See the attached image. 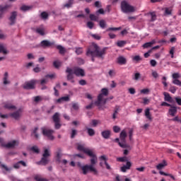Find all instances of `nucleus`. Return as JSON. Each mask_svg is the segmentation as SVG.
<instances>
[{
    "instance_id": "1",
    "label": "nucleus",
    "mask_w": 181,
    "mask_h": 181,
    "mask_svg": "<svg viewBox=\"0 0 181 181\" xmlns=\"http://www.w3.org/2000/svg\"><path fill=\"white\" fill-rule=\"evenodd\" d=\"M107 47L100 48L95 43H92L86 52V55L90 57H98L99 59H104V56L107 53Z\"/></svg>"
},
{
    "instance_id": "2",
    "label": "nucleus",
    "mask_w": 181,
    "mask_h": 181,
    "mask_svg": "<svg viewBox=\"0 0 181 181\" xmlns=\"http://www.w3.org/2000/svg\"><path fill=\"white\" fill-rule=\"evenodd\" d=\"M86 152H87V156L91 158H90L91 165H86L81 167L83 174L87 175V173H88V170H90V172H93L94 175H98V171L94 166L95 163H97V159H98L97 156L95 155V153H94V152H93V150H91L90 151H86Z\"/></svg>"
},
{
    "instance_id": "3",
    "label": "nucleus",
    "mask_w": 181,
    "mask_h": 181,
    "mask_svg": "<svg viewBox=\"0 0 181 181\" xmlns=\"http://www.w3.org/2000/svg\"><path fill=\"white\" fill-rule=\"evenodd\" d=\"M108 89L102 88L101 93L98 96V100L95 102L97 107H100L101 105H105L107 104V97L108 96Z\"/></svg>"
},
{
    "instance_id": "4",
    "label": "nucleus",
    "mask_w": 181,
    "mask_h": 181,
    "mask_svg": "<svg viewBox=\"0 0 181 181\" xmlns=\"http://www.w3.org/2000/svg\"><path fill=\"white\" fill-rule=\"evenodd\" d=\"M121 9L124 13H131L132 12H135V7L129 4L127 1H123L121 2Z\"/></svg>"
},
{
    "instance_id": "5",
    "label": "nucleus",
    "mask_w": 181,
    "mask_h": 181,
    "mask_svg": "<svg viewBox=\"0 0 181 181\" xmlns=\"http://www.w3.org/2000/svg\"><path fill=\"white\" fill-rule=\"evenodd\" d=\"M126 138H127V130L123 129L119 134V139L122 142H119V146L121 148H129V145L127 144L126 141Z\"/></svg>"
},
{
    "instance_id": "6",
    "label": "nucleus",
    "mask_w": 181,
    "mask_h": 181,
    "mask_svg": "<svg viewBox=\"0 0 181 181\" xmlns=\"http://www.w3.org/2000/svg\"><path fill=\"white\" fill-rule=\"evenodd\" d=\"M42 131L44 136H46L49 141L54 140V136H53V134H54V130H52L46 127H42Z\"/></svg>"
},
{
    "instance_id": "7",
    "label": "nucleus",
    "mask_w": 181,
    "mask_h": 181,
    "mask_svg": "<svg viewBox=\"0 0 181 181\" xmlns=\"http://www.w3.org/2000/svg\"><path fill=\"white\" fill-rule=\"evenodd\" d=\"M36 83H37V80L32 79L30 81L25 82L23 86V88L25 90H33L35 88Z\"/></svg>"
},
{
    "instance_id": "8",
    "label": "nucleus",
    "mask_w": 181,
    "mask_h": 181,
    "mask_svg": "<svg viewBox=\"0 0 181 181\" xmlns=\"http://www.w3.org/2000/svg\"><path fill=\"white\" fill-rule=\"evenodd\" d=\"M52 119L55 124V129H60V127H62V124H60V113L56 112L52 116Z\"/></svg>"
},
{
    "instance_id": "9",
    "label": "nucleus",
    "mask_w": 181,
    "mask_h": 181,
    "mask_svg": "<svg viewBox=\"0 0 181 181\" xmlns=\"http://www.w3.org/2000/svg\"><path fill=\"white\" fill-rule=\"evenodd\" d=\"M71 70L73 71V74H75V76H77V77H84V76H86V72L84 71V69L80 67H74Z\"/></svg>"
},
{
    "instance_id": "10",
    "label": "nucleus",
    "mask_w": 181,
    "mask_h": 181,
    "mask_svg": "<svg viewBox=\"0 0 181 181\" xmlns=\"http://www.w3.org/2000/svg\"><path fill=\"white\" fill-rule=\"evenodd\" d=\"M4 148H6L7 149H13L16 146H18L19 145V141L18 140H13L11 141H8L6 144H2Z\"/></svg>"
},
{
    "instance_id": "11",
    "label": "nucleus",
    "mask_w": 181,
    "mask_h": 181,
    "mask_svg": "<svg viewBox=\"0 0 181 181\" xmlns=\"http://www.w3.org/2000/svg\"><path fill=\"white\" fill-rule=\"evenodd\" d=\"M42 156L43 158H42L40 163H42V165H47V163H49V158L47 157L50 156V153L49 152V150L45 149Z\"/></svg>"
},
{
    "instance_id": "12",
    "label": "nucleus",
    "mask_w": 181,
    "mask_h": 181,
    "mask_svg": "<svg viewBox=\"0 0 181 181\" xmlns=\"http://www.w3.org/2000/svg\"><path fill=\"white\" fill-rule=\"evenodd\" d=\"M172 77L173 78V83L175 84V86H179L180 87H181V81L177 79L180 78V74H179V73H174L173 74Z\"/></svg>"
},
{
    "instance_id": "13",
    "label": "nucleus",
    "mask_w": 181,
    "mask_h": 181,
    "mask_svg": "<svg viewBox=\"0 0 181 181\" xmlns=\"http://www.w3.org/2000/svg\"><path fill=\"white\" fill-rule=\"evenodd\" d=\"M66 72L68 73L67 80H70L71 83H74V80H73V78H74V74L73 73V69H70L69 67H67Z\"/></svg>"
},
{
    "instance_id": "14",
    "label": "nucleus",
    "mask_w": 181,
    "mask_h": 181,
    "mask_svg": "<svg viewBox=\"0 0 181 181\" xmlns=\"http://www.w3.org/2000/svg\"><path fill=\"white\" fill-rule=\"evenodd\" d=\"M54 45V42H51L47 40H44L40 42V47L46 49V47H50Z\"/></svg>"
},
{
    "instance_id": "15",
    "label": "nucleus",
    "mask_w": 181,
    "mask_h": 181,
    "mask_svg": "<svg viewBox=\"0 0 181 181\" xmlns=\"http://www.w3.org/2000/svg\"><path fill=\"white\" fill-rule=\"evenodd\" d=\"M4 108H6L7 110H15L16 107L15 105H12L11 102H5L3 103Z\"/></svg>"
},
{
    "instance_id": "16",
    "label": "nucleus",
    "mask_w": 181,
    "mask_h": 181,
    "mask_svg": "<svg viewBox=\"0 0 181 181\" xmlns=\"http://www.w3.org/2000/svg\"><path fill=\"white\" fill-rule=\"evenodd\" d=\"M78 151H81L82 152H84V153H86L87 152H91L92 150H90L89 148H87L84 147V145L78 144L77 147Z\"/></svg>"
},
{
    "instance_id": "17",
    "label": "nucleus",
    "mask_w": 181,
    "mask_h": 181,
    "mask_svg": "<svg viewBox=\"0 0 181 181\" xmlns=\"http://www.w3.org/2000/svg\"><path fill=\"white\" fill-rule=\"evenodd\" d=\"M132 166V163H131V161H127L126 165H123L122 167H121V170L122 172H127V170L131 169Z\"/></svg>"
},
{
    "instance_id": "18",
    "label": "nucleus",
    "mask_w": 181,
    "mask_h": 181,
    "mask_svg": "<svg viewBox=\"0 0 181 181\" xmlns=\"http://www.w3.org/2000/svg\"><path fill=\"white\" fill-rule=\"evenodd\" d=\"M164 11V16H169L172 15V12L173 11V9L172 7H166L163 9Z\"/></svg>"
},
{
    "instance_id": "19",
    "label": "nucleus",
    "mask_w": 181,
    "mask_h": 181,
    "mask_svg": "<svg viewBox=\"0 0 181 181\" xmlns=\"http://www.w3.org/2000/svg\"><path fill=\"white\" fill-rule=\"evenodd\" d=\"M163 95L165 101H168V103H173V99L170 97V95L168 93L164 92Z\"/></svg>"
},
{
    "instance_id": "20",
    "label": "nucleus",
    "mask_w": 181,
    "mask_h": 181,
    "mask_svg": "<svg viewBox=\"0 0 181 181\" xmlns=\"http://www.w3.org/2000/svg\"><path fill=\"white\" fill-rule=\"evenodd\" d=\"M170 109H169L168 112L171 115V117H175L176 115V112H177V108L175 106H170Z\"/></svg>"
},
{
    "instance_id": "21",
    "label": "nucleus",
    "mask_w": 181,
    "mask_h": 181,
    "mask_svg": "<svg viewBox=\"0 0 181 181\" xmlns=\"http://www.w3.org/2000/svg\"><path fill=\"white\" fill-rule=\"evenodd\" d=\"M21 112H22V110H18L17 112H15L10 115L12 118H14V119H19L21 118Z\"/></svg>"
},
{
    "instance_id": "22",
    "label": "nucleus",
    "mask_w": 181,
    "mask_h": 181,
    "mask_svg": "<svg viewBox=\"0 0 181 181\" xmlns=\"http://www.w3.org/2000/svg\"><path fill=\"white\" fill-rule=\"evenodd\" d=\"M145 117L149 121H152V115H151V110L149 108L145 110Z\"/></svg>"
},
{
    "instance_id": "23",
    "label": "nucleus",
    "mask_w": 181,
    "mask_h": 181,
    "mask_svg": "<svg viewBox=\"0 0 181 181\" xmlns=\"http://www.w3.org/2000/svg\"><path fill=\"white\" fill-rule=\"evenodd\" d=\"M3 83L5 86H6V84L11 83V81H9V76H8V72H5V74H4V77L3 78Z\"/></svg>"
},
{
    "instance_id": "24",
    "label": "nucleus",
    "mask_w": 181,
    "mask_h": 181,
    "mask_svg": "<svg viewBox=\"0 0 181 181\" xmlns=\"http://www.w3.org/2000/svg\"><path fill=\"white\" fill-rule=\"evenodd\" d=\"M155 43H156V41H155V40H153L151 42H146L145 44H144L143 47L144 49H148V47H152V46H153Z\"/></svg>"
},
{
    "instance_id": "25",
    "label": "nucleus",
    "mask_w": 181,
    "mask_h": 181,
    "mask_svg": "<svg viewBox=\"0 0 181 181\" xmlns=\"http://www.w3.org/2000/svg\"><path fill=\"white\" fill-rule=\"evenodd\" d=\"M17 13H16V11H13L12 13H11V16L10 17V21L11 22V25H13V23H15V21L16 19V16H17Z\"/></svg>"
},
{
    "instance_id": "26",
    "label": "nucleus",
    "mask_w": 181,
    "mask_h": 181,
    "mask_svg": "<svg viewBox=\"0 0 181 181\" xmlns=\"http://www.w3.org/2000/svg\"><path fill=\"white\" fill-rule=\"evenodd\" d=\"M132 60L134 63H139V62H142V57L139 55H136L132 57Z\"/></svg>"
},
{
    "instance_id": "27",
    "label": "nucleus",
    "mask_w": 181,
    "mask_h": 181,
    "mask_svg": "<svg viewBox=\"0 0 181 181\" xmlns=\"http://www.w3.org/2000/svg\"><path fill=\"white\" fill-rule=\"evenodd\" d=\"M117 63L119 64H127V58L124 57H119L117 58Z\"/></svg>"
},
{
    "instance_id": "28",
    "label": "nucleus",
    "mask_w": 181,
    "mask_h": 181,
    "mask_svg": "<svg viewBox=\"0 0 181 181\" xmlns=\"http://www.w3.org/2000/svg\"><path fill=\"white\" fill-rule=\"evenodd\" d=\"M64 101H70V97L69 96H64V97H62V98H59L58 100H57V103H58L59 104H60Z\"/></svg>"
},
{
    "instance_id": "29",
    "label": "nucleus",
    "mask_w": 181,
    "mask_h": 181,
    "mask_svg": "<svg viewBox=\"0 0 181 181\" xmlns=\"http://www.w3.org/2000/svg\"><path fill=\"white\" fill-rule=\"evenodd\" d=\"M101 134H102V136H103L105 139H108V138H110V135L111 132L109 130H105L102 132Z\"/></svg>"
},
{
    "instance_id": "30",
    "label": "nucleus",
    "mask_w": 181,
    "mask_h": 181,
    "mask_svg": "<svg viewBox=\"0 0 181 181\" xmlns=\"http://www.w3.org/2000/svg\"><path fill=\"white\" fill-rule=\"evenodd\" d=\"M86 129L89 136H94L95 135V131L93 129L86 127Z\"/></svg>"
},
{
    "instance_id": "31",
    "label": "nucleus",
    "mask_w": 181,
    "mask_h": 181,
    "mask_svg": "<svg viewBox=\"0 0 181 181\" xmlns=\"http://www.w3.org/2000/svg\"><path fill=\"white\" fill-rule=\"evenodd\" d=\"M165 166H168V163H166V160H163V163H159L156 168L158 170H160V169H163Z\"/></svg>"
},
{
    "instance_id": "32",
    "label": "nucleus",
    "mask_w": 181,
    "mask_h": 181,
    "mask_svg": "<svg viewBox=\"0 0 181 181\" xmlns=\"http://www.w3.org/2000/svg\"><path fill=\"white\" fill-rule=\"evenodd\" d=\"M11 8V5H6L4 6H0V12L4 13V12H6Z\"/></svg>"
},
{
    "instance_id": "33",
    "label": "nucleus",
    "mask_w": 181,
    "mask_h": 181,
    "mask_svg": "<svg viewBox=\"0 0 181 181\" xmlns=\"http://www.w3.org/2000/svg\"><path fill=\"white\" fill-rule=\"evenodd\" d=\"M0 53H3V54H8L6 47H5L2 44H0Z\"/></svg>"
},
{
    "instance_id": "34",
    "label": "nucleus",
    "mask_w": 181,
    "mask_h": 181,
    "mask_svg": "<svg viewBox=\"0 0 181 181\" xmlns=\"http://www.w3.org/2000/svg\"><path fill=\"white\" fill-rule=\"evenodd\" d=\"M57 49L59 50L60 54H64V53H66V48L62 45H57Z\"/></svg>"
},
{
    "instance_id": "35",
    "label": "nucleus",
    "mask_w": 181,
    "mask_h": 181,
    "mask_svg": "<svg viewBox=\"0 0 181 181\" xmlns=\"http://www.w3.org/2000/svg\"><path fill=\"white\" fill-rule=\"evenodd\" d=\"M30 9H32V6L23 5L21 7V10L23 12H26V11H30Z\"/></svg>"
},
{
    "instance_id": "36",
    "label": "nucleus",
    "mask_w": 181,
    "mask_h": 181,
    "mask_svg": "<svg viewBox=\"0 0 181 181\" xmlns=\"http://www.w3.org/2000/svg\"><path fill=\"white\" fill-rule=\"evenodd\" d=\"M36 32L39 33V35H41V36L45 35V28H43V27L37 28Z\"/></svg>"
},
{
    "instance_id": "37",
    "label": "nucleus",
    "mask_w": 181,
    "mask_h": 181,
    "mask_svg": "<svg viewBox=\"0 0 181 181\" xmlns=\"http://www.w3.org/2000/svg\"><path fill=\"white\" fill-rule=\"evenodd\" d=\"M99 25L102 29H105V28H107V23L104 20H100L99 22Z\"/></svg>"
},
{
    "instance_id": "38",
    "label": "nucleus",
    "mask_w": 181,
    "mask_h": 181,
    "mask_svg": "<svg viewBox=\"0 0 181 181\" xmlns=\"http://www.w3.org/2000/svg\"><path fill=\"white\" fill-rule=\"evenodd\" d=\"M34 179L36 181H47V180L42 178V177H40V175H36L34 176Z\"/></svg>"
},
{
    "instance_id": "39",
    "label": "nucleus",
    "mask_w": 181,
    "mask_h": 181,
    "mask_svg": "<svg viewBox=\"0 0 181 181\" xmlns=\"http://www.w3.org/2000/svg\"><path fill=\"white\" fill-rule=\"evenodd\" d=\"M74 0H69L68 3L64 5V8H71V5H73Z\"/></svg>"
},
{
    "instance_id": "40",
    "label": "nucleus",
    "mask_w": 181,
    "mask_h": 181,
    "mask_svg": "<svg viewBox=\"0 0 181 181\" xmlns=\"http://www.w3.org/2000/svg\"><path fill=\"white\" fill-rule=\"evenodd\" d=\"M117 45L119 47H124V46H125V45H127V41H119L117 42Z\"/></svg>"
},
{
    "instance_id": "41",
    "label": "nucleus",
    "mask_w": 181,
    "mask_h": 181,
    "mask_svg": "<svg viewBox=\"0 0 181 181\" xmlns=\"http://www.w3.org/2000/svg\"><path fill=\"white\" fill-rule=\"evenodd\" d=\"M101 124V122L100 120L97 119H93L92 120V127H97L98 124Z\"/></svg>"
},
{
    "instance_id": "42",
    "label": "nucleus",
    "mask_w": 181,
    "mask_h": 181,
    "mask_svg": "<svg viewBox=\"0 0 181 181\" xmlns=\"http://www.w3.org/2000/svg\"><path fill=\"white\" fill-rule=\"evenodd\" d=\"M112 30L113 32H115L117 30H121V27L119 28H109L106 30V32H111Z\"/></svg>"
},
{
    "instance_id": "43",
    "label": "nucleus",
    "mask_w": 181,
    "mask_h": 181,
    "mask_svg": "<svg viewBox=\"0 0 181 181\" xmlns=\"http://www.w3.org/2000/svg\"><path fill=\"white\" fill-rule=\"evenodd\" d=\"M53 65L56 69H59V67H60V66H62V62L59 61H54L53 62Z\"/></svg>"
},
{
    "instance_id": "44",
    "label": "nucleus",
    "mask_w": 181,
    "mask_h": 181,
    "mask_svg": "<svg viewBox=\"0 0 181 181\" xmlns=\"http://www.w3.org/2000/svg\"><path fill=\"white\" fill-rule=\"evenodd\" d=\"M175 47H172L170 50V54L171 55V59H173V57H175Z\"/></svg>"
},
{
    "instance_id": "45",
    "label": "nucleus",
    "mask_w": 181,
    "mask_h": 181,
    "mask_svg": "<svg viewBox=\"0 0 181 181\" xmlns=\"http://www.w3.org/2000/svg\"><path fill=\"white\" fill-rule=\"evenodd\" d=\"M139 78H141V74H139L138 72L134 74V76L133 78V80H135L136 81H138V80H139Z\"/></svg>"
},
{
    "instance_id": "46",
    "label": "nucleus",
    "mask_w": 181,
    "mask_h": 181,
    "mask_svg": "<svg viewBox=\"0 0 181 181\" xmlns=\"http://www.w3.org/2000/svg\"><path fill=\"white\" fill-rule=\"evenodd\" d=\"M149 88H144L140 90L141 94H149L150 93Z\"/></svg>"
},
{
    "instance_id": "47",
    "label": "nucleus",
    "mask_w": 181,
    "mask_h": 181,
    "mask_svg": "<svg viewBox=\"0 0 181 181\" xmlns=\"http://www.w3.org/2000/svg\"><path fill=\"white\" fill-rule=\"evenodd\" d=\"M108 74H109L110 77H114V76H115V74H117V73L115 72V70L110 69L108 72Z\"/></svg>"
},
{
    "instance_id": "48",
    "label": "nucleus",
    "mask_w": 181,
    "mask_h": 181,
    "mask_svg": "<svg viewBox=\"0 0 181 181\" xmlns=\"http://www.w3.org/2000/svg\"><path fill=\"white\" fill-rule=\"evenodd\" d=\"M41 18L42 19H47V18H49V14L44 11L41 13Z\"/></svg>"
},
{
    "instance_id": "49",
    "label": "nucleus",
    "mask_w": 181,
    "mask_h": 181,
    "mask_svg": "<svg viewBox=\"0 0 181 181\" xmlns=\"http://www.w3.org/2000/svg\"><path fill=\"white\" fill-rule=\"evenodd\" d=\"M113 131L115 132V134H118L121 131V128L118 126H114L113 127Z\"/></svg>"
},
{
    "instance_id": "50",
    "label": "nucleus",
    "mask_w": 181,
    "mask_h": 181,
    "mask_svg": "<svg viewBox=\"0 0 181 181\" xmlns=\"http://www.w3.org/2000/svg\"><path fill=\"white\" fill-rule=\"evenodd\" d=\"M42 100H43V99L40 96H35V97H34L35 103H40V101H42Z\"/></svg>"
},
{
    "instance_id": "51",
    "label": "nucleus",
    "mask_w": 181,
    "mask_h": 181,
    "mask_svg": "<svg viewBox=\"0 0 181 181\" xmlns=\"http://www.w3.org/2000/svg\"><path fill=\"white\" fill-rule=\"evenodd\" d=\"M117 160V162H127V157H119Z\"/></svg>"
},
{
    "instance_id": "52",
    "label": "nucleus",
    "mask_w": 181,
    "mask_h": 181,
    "mask_svg": "<svg viewBox=\"0 0 181 181\" xmlns=\"http://www.w3.org/2000/svg\"><path fill=\"white\" fill-rule=\"evenodd\" d=\"M132 135H134V129H130L129 131V138L130 141L132 140Z\"/></svg>"
},
{
    "instance_id": "53",
    "label": "nucleus",
    "mask_w": 181,
    "mask_h": 181,
    "mask_svg": "<svg viewBox=\"0 0 181 181\" xmlns=\"http://www.w3.org/2000/svg\"><path fill=\"white\" fill-rule=\"evenodd\" d=\"M151 22L156 21V14H155V13H151Z\"/></svg>"
},
{
    "instance_id": "54",
    "label": "nucleus",
    "mask_w": 181,
    "mask_h": 181,
    "mask_svg": "<svg viewBox=\"0 0 181 181\" xmlns=\"http://www.w3.org/2000/svg\"><path fill=\"white\" fill-rule=\"evenodd\" d=\"M31 151L35 152V153H39V148L37 146H35L31 148Z\"/></svg>"
},
{
    "instance_id": "55",
    "label": "nucleus",
    "mask_w": 181,
    "mask_h": 181,
    "mask_svg": "<svg viewBox=\"0 0 181 181\" xmlns=\"http://www.w3.org/2000/svg\"><path fill=\"white\" fill-rule=\"evenodd\" d=\"M151 74L154 78H158L159 77V74H158L156 71H153Z\"/></svg>"
},
{
    "instance_id": "56",
    "label": "nucleus",
    "mask_w": 181,
    "mask_h": 181,
    "mask_svg": "<svg viewBox=\"0 0 181 181\" xmlns=\"http://www.w3.org/2000/svg\"><path fill=\"white\" fill-rule=\"evenodd\" d=\"M87 26L88 28H89V29H93V28L94 27V23L91 21H88L87 23Z\"/></svg>"
},
{
    "instance_id": "57",
    "label": "nucleus",
    "mask_w": 181,
    "mask_h": 181,
    "mask_svg": "<svg viewBox=\"0 0 181 181\" xmlns=\"http://www.w3.org/2000/svg\"><path fill=\"white\" fill-rule=\"evenodd\" d=\"M162 80H163L162 83H163L164 87H168V83H166V76H163L162 78Z\"/></svg>"
},
{
    "instance_id": "58",
    "label": "nucleus",
    "mask_w": 181,
    "mask_h": 181,
    "mask_svg": "<svg viewBox=\"0 0 181 181\" xmlns=\"http://www.w3.org/2000/svg\"><path fill=\"white\" fill-rule=\"evenodd\" d=\"M150 64H151V66L152 67H155V66H156V64H157V62H156V60L151 59V60L150 61Z\"/></svg>"
},
{
    "instance_id": "59",
    "label": "nucleus",
    "mask_w": 181,
    "mask_h": 181,
    "mask_svg": "<svg viewBox=\"0 0 181 181\" xmlns=\"http://www.w3.org/2000/svg\"><path fill=\"white\" fill-rule=\"evenodd\" d=\"M1 167L2 168V169H5L6 172L11 171V168H8V166H6V165L1 164Z\"/></svg>"
},
{
    "instance_id": "60",
    "label": "nucleus",
    "mask_w": 181,
    "mask_h": 181,
    "mask_svg": "<svg viewBox=\"0 0 181 181\" xmlns=\"http://www.w3.org/2000/svg\"><path fill=\"white\" fill-rule=\"evenodd\" d=\"M37 128H35L34 130H33V132L32 134V135H34V136L35 138H39V135L37 134Z\"/></svg>"
},
{
    "instance_id": "61",
    "label": "nucleus",
    "mask_w": 181,
    "mask_h": 181,
    "mask_svg": "<svg viewBox=\"0 0 181 181\" xmlns=\"http://www.w3.org/2000/svg\"><path fill=\"white\" fill-rule=\"evenodd\" d=\"M175 100L178 105H181V98L180 97H176V98H175Z\"/></svg>"
},
{
    "instance_id": "62",
    "label": "nucleus",
    "mask_w": 181,
    "mask_h": 181,
    "mask_svg": "<svg viewBox=\"0 0 181 181\" xmlns=\"http://www.w3.org/2000/svg\"><path fill=\"white\" fill-rule=\"evenodd\" d=\"M89 17L90 21H97V19H98L94 14H90Z\"/></svg>"
},
{
    "instance_id": "63",
    "label": "nucleus",
    "mask_w": 181,
    "mask_h": 181,
    "mask_svg": "<svg viewBox=\"0 0 181 181\" xmlns=\"http://www.w3.org/2000/svg\"><path fill=\"white\" fill-rule=\"evenodd\" d=\"M170 91L173 94H175V93H176V87L175 86H170Z\"/></svg>"
},
{
    "instance_id": "64",
    "label": "nucleus",
    "mask_w": 181,
    "mask_h": 181,
    "mask_svg": "<svg viewBox=\"0 0 181 181\" xmlns=\"http://www.w3.org/2000/svg\"><path fill=\"white\" fill-rule=\"evenodd\" d=\"M76 54H81L83 53V49L82 48H77L76 50Z\"/></svg>"
}]
</instances>
